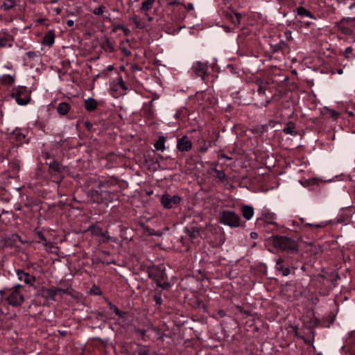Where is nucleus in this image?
Segmentation results:
<instances>
[{
    "instance_id": "f257e3e1",
    "label": "nucleus",
    "mask_w": 355,
    "mask_h": 355,
    "mask_svg": "<svg viewBox=\"0 0 355 355\" xmlns=\"http://www.w3.org/2000/svg\"><path fill=\"white\" fill-rule=\"evenodd\" d=\"M218 221L223 225L236 228L241 226V218L234 211L223 210L219 212Z\"/></svg>"
},
{
    "instance_id": "f03ea898",
    "label": "nucleus",
    "mask_w": 355,
    "mask_h": 355,
    "mask_svg": "<svg viewBox=\"0 0 355 355\" xmlns=\"http://www.w3.org/2000/svg\"><path fill=\"white\" fill-rule=\"evenodd\" d=\"M272 245L275 248L282 251L294 252L297 250V245L295 241L285 236H273Z\"/></svg>"
},
{
    "instance_id": "7ed1b4c3",
    "label": "nucleus",
    "mask_w": 355,
    "mask_h": 355,
    "mask_svg": "<svg viewBox=\"0 0 355 355\" xmlns=\"http://www.w3.org/2000/svg\"><path fill=\"white\" fill-rule=\"evenodd\" d=\"M69 293L68 290L52 286L50 288L42 287L37 293V297H42L45 301H55L56 295Z\"/></svg>"
},
{
    "instance_id": "20e7f679",
    "label": "nucleus",
    "mask_w": 355,
    "mask_h": 355,
    "mask_svg": "<svg viewBox=\"0 0 355 355\" xmlns=\"http://www.w3.org/2000/svg\"><path fill=\"white\" fill-rule=\"evenodd\" d=\"M149 277L157 284V286L166 288L169 286V283L166 279V275L163 268H153L149 271Z\"/></svg>"
},
{
    "instance_id": "39448f33",
    "label": "nucleus",
    "mask_w": 355,
    "mask_h": 355,
    "mask_svg": "<svg viewBox=\"0 0 355 355\" xmlns=\"http://www.w3.org/2000/svg\"><path fill=\"white\" fill-rule=\"evenodd\" d=\"M11 96L15 99L19 105H26L31 101V91L26 87H18L14 88Z\"/></svg>"
},
{
    "instance_id": "423d86ee",
    "label": "nucleus",
    "mask_w": 355,
    "mask_h": 355,
    "mask_svg": "<svg viewBox=\"0 0 355 355\" xmlns=\"http://www.w3.org/2000/svg\"><path fill=\"white\" fill-rule=\"evenodd\" d=\"M21 288V286L18 285L14 289L10 290V292L7 297V301L10 305L19 306L23 303L24 297L19 291Z\"/></svg>"
},
{
    "instance_id": "0eeeda50",
    "label": "nucleus",
    "mask_w": 355,
    "mask_h": 355,
    "mask_svg": "<svg viewBox=\"0 0 355 355\" xmlns=\"http://www.w3.org/2000/svg\"><path fill=\"white\" fill-rule=\"evenodd\" d=\"M111 94L116 96L118 94H121V91H126L128 87L123 80L121 76H119L116 80H113L110 85Z\"/></svg>"
},
{
    "instance_id": "6e6552de",
    "label": "nucleus",
    "mask_w": 355,
    "mask_h": 355,
    "mask_svg": "<svg viewBox=\"0 0 355 355\" xmlns=\"http://www.w3.org/2000/svg\"><path fill=\"white\" fill-rule=\"evenodd\" d=\"M191 69L196 76L200 77L202 79H205V76L207 75L208 67L205 62L200 61L195 62L192 65Z\"/></svg>"
},
{
    "instance_id": "1a4fd4ad",
    "label": "nucleus",
    "mask_w": 355,
    "mask_h": 355,
    "mask_svg": "<svg viewBox=\"0 0 355 355\" xmlns=\"http://www.w3.org/2000/svg\"><path fill=\"white\" fill-rule=\"evenodd\" d=\"M180 197L178 196H171L169 194H164L162 196L161 203L166 209H171L174 205L180 202Z\"/></svg>"
},
{
    "instance_id": "9d476101",
    "label": "nucleus",
    "mask_w": 355,
    "mask_h": 355,
    "mask_svg": "<svg viewBox=\"0 0 355 355\" xmlns=\"http://www.w3.org/2000/svg\"><path fill=\"white\" fill-rule=\"evenodd\" d=\"M109 194L110 192L107 191H99L98 190L91 189L88 192V197L94 202L101 203L104 202V198H105V196H107Z\"/></svg>"
},
{
    "instance_id": "9b49d317",
    "label": "nucleus",
    "mask_w": 355,
    "mask_h": 355,
    "mask_svg": "<svg viewBox=\"0 0 355 355\" xmlns=\"http://www.w3.org/2000/svg\"><path fill=\"white\" fill-rule=\"evenodd\" d=\"M191 148L192 142L187 137L184 136L178 139L177 148L178 150L187 152L190 150Z\"/></svg>"
},
{
    "instance_id": "f8f14e48",
    "label": "nucleus",
    "mask_w": 355,
    "mask_h": 355,
    "mask_svg": "<svg viewBox=\"0 0 355 355\" xmlns=\"http://www.w3.org/2000/svg\"><path fill=\"white\" fill-rule=\"evenodd\" d=\"M17 275L18 279L21 282H24L26 284L32 286L35 282V277L33 275L25 272L21 270H17Z\"/></svg>"
},
{
    "instance_id": "ddd939ff",
    "label": "nucleus",
    "mask_w": 355,
    "mask_h": 355,
    "mask_svg": "<svg viewBox=\"0 0 355 355\" xmlns=\"http://www.w3.org/2000/svg\"><path fill=\"white\" fill-rule=\"evenodd\" d=\"M55 42V33L53 31H49L42 39V44L48 46H51L54 44Z\"/></svg>"
},
{
    "instance_id": "4468645a",
    "label": "nucleus",
    "mask_w": 355,
    "mask_h": 355,
    "mask_svg": "<svg viewBox=\"0 0 355 355\" xmlns=\"http://www.w3.org/2000/svg\"><path fill=\"white\" fill-rule=\"evenodd\" d=\"M40 238L41 239L42 241V243L46 251L52 253H55L57 252L58 247L54 243L47 241L42 234L40 235Z\"/></svg>"
},
{
    "instance_id": "2eb2a0df",
    "label": "nucleus",
    "mask_w": 355,
    "mask_h": 355,
    "mask_svg": "<svg viewBox=\"0 0 355 355\" xmlns=\"http://www.w3.org/2000/svg\"><path fill=\"white\" fill-rule=\"evenodd\" d=\"M243 216L248 220L252 219L254 216V209L250 205H243L241 207Z\"/></svg>"
},
{
    "instance_id": "dca6fc26",
    "label": "nucleus",
    "mask_w": 355,
    "mask_h": 355,
    "mask_svg": "<svg viewBox=\"0 0 355 355\" xmlns=\"http://www.w3.org/2000/svg\"><path fill=\"white\" fill-rule=\"evenodd\" d=\"M296 12L298 15L302 17H307L312 19H316V17L306 8L303 6H299L296 8Z\"/></svg>"
},
{
    "instance_id": "f3484780",
    "label": "nucleus",
    "mask_w": 355,
    "mask_h": 355,
    "mask_svg": "<svg viewBox=\"0 0 355 355\" xmlns=\"http://www.w3.org/2000/svg\"><path fill=\"white\" fill-rule=\"evenodd\" d=\"M70 110V105L66 102H62L56 106V110L60 115L67 114Z\"/></svg>"
},
{
    "instance_id": "a211bd4d",
    "label": "nucleus",
    "mask_w": 355,
    "mask_h": 355,
    "mask_svg": "<svg viewBox=\"0 0 355 355\" xmlns=\"http://www.w3.org/2000/svg\"><path fill=\"white\" fill-rule=\"evenodd\" d=\"M85 110L88 112H92L97 107V102L94 98H89L85 101Z\"/></svg>"
},
{
    "instance_id": "6ab92c4d",
    "label": "nucleus",
    "mask_w": 355,
    "mask_h": 355,
    "mask_svg": "<svg viewBox=\"0 0 355 355\" xmlns=\"http://www.w3.org/2000/svg\"><path fill=\"white\" fill-rule=\"evenodd\" d=\"M101 237V241L103 243H107V242H113V243H118L119 240L117 238L114 236H110L107 232H103L102 231L101 234L99 236Z\"/></svg>"
},
{
    "instance_id": "aec40b11",
    "label": "nucleus",
    "mask_w": 355,
    "mask_h": 355,
    "mask_svg": "<svg viewBox=\"0 0 355 355\" xmlns=\"http://www.w3.org/2000/svg\"><path fill=\"white\" fill-rule=\"evenodd\" d=\"M295 126L293 122H289L286 124L284 128L283 132L287 135H296L297 132L295 131Z\"/></svg>"
},
{
    "instance_id": "412c9836",
    "label": "nucleus",
    "mask_w": 355,
    "mask_h": 355,
    "mask_svg": "<svg viewBox=\"0 0 355 355\" xmlns=\"http://www.w3.org/2000/svg\"><path fill=\"white\" fill-rule=\"evenodd\" d=\"M154 147L157 150H160L162 152L165 150V138L164 137H159L157 141L155 142Z\"/></svg>"
},
{
    "instance_id": "4be33fe9",
    "label": "nucleus",
    "mask_w": 355,
    "mask_h": 355,
    "mask_svg": "<svg viewBox=\"0 0 355 355\" xmlns=\"http://www.w3.org/2000/svg\"><path fill=\"white\" fill-rule=\"evenodd\" d=\"M227 17L231 20L233 24L239 26L240 24L241 15L239 13L228 14Z\"/></svg>"
},
{
    "instance_id": "5701e85b",
    "label": "nucleus",
    "mask_w": 355,
    "mask_h": 355,
    "mask_svg": "<svg viewBox=\"0 0 355 355\" xmlns=\"http://www.w3.org/2000/svg\"><path fill=\"white\" fill-rule=\"evenodd\" d=\"M131 21L135 24L137 28L143 29L146 27V24L137 15L132 16Z\"/></svg>"
},
{
    "instance_id": "b1692460",
    "label": "nucleus",
    "mask_w": 355,
    "mask_h": 355,
    "mask_svg": "<svg viewBox=\"0 0 355 355\" xmlns=\"http://www.w3.org/2000/svg\"><path fill=\"white\" fill-rule=\"evenodd\" d=\"M0 82L5 85H10L14 83V78L8 74H4L0 78Z\"/></svg>"
},
{
    "instance_id": "393cba45",
    "label": "nucleus",
    "mask_w": 355,
    "mask_h": 355,
    "mask_svg": "<svg viewBox=\"0 0 355 355\" xmlns=\"http://www.w3.org/2000/svg\"><path fill=\"white\" fill-rule=\"evenodd\" d=\"M155 0H146L142 3L141 10L144 11H148L153 8V3Z\"/></svg>"
},
{
    "instance_id": "a878e982",
    "label": "nucleus",
    "mask_w": 355,
    "mask_h": 355,
    "mask_svg": "<svg viewBox=\"0 0 355 355\" xmlns=\"http://www.w3.org/2000/svg\"><path fill=\"white\" fill-rule=\"evenodd\" d=\"M87 231L90 232L92 235L100 236V234H101V232L103 230L101 228H100L98 226L91 225L88 228Z\"/></svg>"
},
{
    "instance_id": "bb28decb",
    "label": "nucleus",
    "mask_w": 355,
    "mask_h": 355,
    "mask_svg": "<svg viewBox=\"0 0 355 355\" xmlns=\"http://www.w3.org/2000/svg\"><path fill=\"white\" fill-rule=\"evenodd\" d=\"M15 5H16L15 0H5L2 5V7L5 10H9V9L13 8Z\"/></svg>"
},
{
    "instance_id": "cd10ccee",
    "label": "nucleus",
    "mask_w": 355,
    "mask_h": 355,
    "mask_svg": "<svg viewBox=\"0 0 355 355\" xmlns=\"http://www.w3.org/2000/svg\"><path fill=\"white\" fill-rule=\"evenodd\" d=\"M12 46L11 42L6 37L0 38V47Z\"/></svg>"
},
{
    "instance_id": "c85d7f7f",
    "label": "nucleus",
    "mask_w": 355,
    "mask_h": 355,
    "mask_svg": "<svg viewBox=\"0 0 355 355\" xmlns=\"http://www.w3.org/2000/svg\"><path fill=\"white\" fill-rule=\"evenodd\" d=\"M50 169H51L53 171H60V166L59 163L56 161H53L49 163V164Z\"/></svg>"
},
{
    "instance_id": "c756f323",
    "label": "nucleus",
    "mask_w": 355,
    "mask_h": 355,
    "mask_svg": "<svg viewBox=\"0 0 355 355\" xmlns=\"http://www.w3.org/2000/svg\"><path fill=\"white\" fill-rule=\"evenodd\" d=\"M256 85L258 86L257 92L259 94H265L266 89L263 86V82L261 80H257L256 81Z\"/></svg>"
},
{
    "instance_id": "7c9ffc66",
    "label": "nucleus",
    "mask_w": 355,
    "mask_h": 355,
    "mask_svg": "<svg viewBox=\"0 0 355 355\" xmlns=\"http://www.w3.org/2000/svg\"><path fill=\"white\" fill-rule=\"evenodd\" d=\"M110 309L119 317H123V313L115 305L110 304Z\"/></svg>"
},
{
    "instance_id": "2f4dec72",
    "label": "nucleus",
    "mask_w": 355,
    "mask_h": 355,
    "mask_svg": "<svg viewBox=\"0 0 355 355\" xmlns=\"http://www.w3.org/2000/svg\"><path fill=\"white\" fill-rule=\"evenodd\" d=\"M13 135L16 137L17 140L19 142H22V141L25 139V135L21 132L15 131L13 132Z\"/></svg>"
},
{
    "instance_id": "473e14b6",
    "label": "nucleus",
    "mask_w": 355,
    "mask_h": 355,
    "mask_svg": "<svg viewBox=\"0 0 355 355\" xmlns=\"http://www.w3.org/2000/svg\"><path fill=\"white\" fill-rule=\"evenodd\" d=\"M187 233L191 238H196L199 235L198 231H197L194 229H191V230L187 229Z\"/></svg>"
},
{
    "instance_id": "72a5a7b5",
    "label": "nucleus",
    "mask_w": 355,
    "mask_h": 355,
    "mask_svg": "<svg viewBox=\"0 0 355 355\" xmlns=\"http://www.w3.org/2000/svg\"><path fill=\"white\" fill-rule=\"evenodd\" d=\"M214 171L217 173L216 178L220 180H224L226 178V175L224 172L217 170L216 168Z\"/></svg>"
},
{
    "instance_id": "f704fd0d",
    "label": "nucleus",
    "mask_w": 355,
    "mask_h": 355,
    "mask_svg": "<svg viewBox=\"0 0 355 355\" xmlns=\"http://www.w3.org/2000/svg\"><path fill=\"white\" fill-rule=\"evenodd\" d=\"M304 225V226H309V227L320 228V227H324L325 226V223H317V224L305 223Z\"/></svg>"
},
{
    "instance_id": "c9c22d12",
    "label": "nucleus",
    "mask_w": 355,
    "mask_h": 355,
    "mask_svg": "<svg viewBox=\"0 0 355 355\" xmlns=\"http://www.w3.org/2000/svg\"><path fill=\"white\" fill-rule=\"evenodd\" d=\"M105 7L104 6H99L98 8H96L94 10V13L97 15H101L104 11Z\"/></svg>"
},
{
    "instance_id": "e433bc0d",
    "label": "nucleus",
    "mask_w": 355,
    "mask_h": 355,
    "mask_svg": "<svg viewBox=\"0 0 355 355\" xmlns=\"http://www.w3.org/2000/svg\"><path fill=\"white\" fill-rule=\"evenodd\" d=\"M154 301L155 302L156 304L160 305L162 303V299L160 295H155L153 297Z\"/></svg>"
},
{
    "instance_id": "4c0bfd02",
    "label": "nucleus",
    "mask_w": 355,
    "mask_h": 355,
    "mask_svg": "<svg viewBox=\"0 0 355 355\" xmlns=\"http://www.w3.org/2000/svg\"><path fill=\"white\" fill-rule=\"evenodd\" d=\"M274 218V215L272 214H268L265 216L266 221L268 223L273 224V221L272 220Z\"/></svg>"
},
{
    "instance_id": "58836bf2",
    "label": "nucleus",
    "mask_w": 355,
    "mask_h": 355,
    "mask_svg": "<svg viewBox=\"0 0 355 355\" xmlns=\"http://www.w3.org/2000/svg\"><path fill=\"white\" fill-rule=\"evenodd\" d=\"M281 272L284 276H287L290 274V269L288 268H284Z\"/></svg>"
},
{
    "instance_id": "ea45409f",
    "label": "nucleus",
    "mask_w": 355,
    "mask_h": 355,
    "mask_svg": "<svg viewBox=\"0 0 355 355\" xmlns=\"http://www.w3.org/2000/svg\"><path fill=\"white\" fill-rule=\"evenodd\" d=\"M219 158L220 159H225L226 160H232V158L230 157H228L227 155H225V154H222V155H219Z\"/></svg>"
},
{
    "instance_id": "a19ab883",
    "label": "nucleus",
    "mask_w": 355,
    "mask_h": 355,
    "mask_svg": "<svg viewBox=\"0 0 355 355\" xmlns=\"http://www.w3.org/2000/svg\"><path fill=\"white\" fill-rule=\"evenodd\" d=\"M250 238L252 239H257L258 238V234L255 232H252L250 233Z\"/></svg>"
},
{
    "instance_id": "79ce46f5",
    "label": "nucleus",
    "mask_w": 355,
    "mask_h": 355,
    "mask_svg": "<svg viewBox=\"0 0 355 355\" xmlns=\"http://www.w3.org/2000/svg\"><path fill=\"white\" fill-rule=\"evenodd\" d=\"M139 355H149L148 352L146 349H141L139 352Z\"/></svg>"
},
{
    "instance_id": "37998d69",
    "label": "nucleus",
    "mask_w": 355,
    "mask_h": 355,
    "mask_svg": "<svg viewBox=\"0 0 355 355\" xmlns=\"http://www.w3.org/2000/svg\"><path fill=\"white\" fill-rule=\"evenodd\" d=\"M73 24H74V22L72 19H69L67 21V25L69 27H71L72 26H73Z\"/></svg>"
},
{
    "instance_id": "c03bdc74",
    "label": "nucleus",
    "mask_w": 355,
    "mask_h": 355,
    "mask_svg": "<svg viewBox=\"0 0 355 355\" xmlns=\"http://www.w3.org/2000/svg\"><path fill=\"white\" fill-rule=\"evenodd\" d=\"M123 28H124V26H122V25H117V26H116L114 27V31H116L117 30H123Z\"/></svg>"
},
{
    "instance_id": "a18cd8bd",
    "label": "nucleus",
    "mask_w": 355,
    "mask_h": 355,
    "mask_svg": "<svg viewBox=\"0 0 355 355\" xmlns=\"http://www.w3.org/2000/svg\"><path fill=\"white\" fill-rule=\"evenodd\" d=\"M283 262H284V259L282 258H279L276 261V265H281V264H282Z\"/></svg>"
},
{
    "instance_id": "49530a36",
    "label": "nucleus",
    "mask_w": 355,
    "mask_h": 355,
    "mask_svg": "<svg viewBox=\"0 0 355 355\" xmlns=\"http://www.w3.org/2000/svg\"><path fill=\"white\" fill-rule=\"evenodd\" d=\"M345 52L347 54L351 53L352 52V47H347L345 51Z\"/></svg>"
},
{
    "instance_id": "de8ad7c7",
    "label": "nucleus",
    "mask_w": 355,
    "mask_h": 355,
    "mask_svg": "<svg viewBox=\"0 0 355 355\" xmlns=\"http://www.w3.org/2000/svg\"><path fill=\"white\" fill-rule=\"evenodd\" d=\"M123 31L124 34H125V35H129V34H130V30H129V29H128V28H125V27H124V28H123Z\"/></svg>"
},
{
    "instance_id": "09e8293b",
    "label": "nucleus",
    "mask_w": 355,
    "mask_h": 355,
    "mask_svg": "<svg viewBox=\"0 0 355 355\" xmlns=\"http://www.w3.org/2000/svg\"><path fill=\"white\" fill-rule=\"evenodd\" d=\"M55 12H56L57 15H60L62 12V8H56L54 9Z\"/></svg>"
},
{
    "instance_id": "8fccbe9b",
    "label": "nucleus",
    "mask_w": 355,
    "mask_h": 355,
    "mask_svg": "<svg viewBox=\"0 0 355 355\" xmlns=\"http://www.w3.org/2000/svg\"><path fill=\"white\" fill-rule=\"evenodd\" d=\"M275 268L277 270L282 271V270L284 268V267L282 266V264H281V265H276L275 266Z\"/></svg>"
},
{
    "instance_id": "3c124183",
    "label": "nucleus",
    "mask_w": 355,
    "mask_h": 355,
    "mask_svg": "<svg viewBox=\"0 0 355 355\" xmlns=\"http://www.w3.org/2000/svg\"><path fill=\"white\" fill-rule=\"evenodd\" d=\"M137 333H139L141 336H144L145 334V331L139 329V330H137Z\"/></svg>"
},
{
    "instance_id": "603ef678",
    "label": "nucleus",
    "mask_w": 355,
    "mask_h": 355,
    "mask_svg": "<svg viewBox=\"0 0 355 355\" xmlns=\"http://www.w3.org/2000/svg\"><path fill=\"white\" fill-rule=\"evenodd\" d=\"M111 193L110 192V194L107 196H105V198H104V201L108 200L110 198Z\"/></svg>"
},
{
    "instance_id": "864d4df0",
    "label": "nucleus",
    "mask_w": 355,
    "mask_h": 355,
    "mask_svg": "<svg viewBox=\"0 0 355 355\" xmlns=\"http://www.w3.org/2000/svg\"><path fill=\"white\" fill-rule=\"evenodd\" d=\"M188 6H189V8L190 10H193V4H192V3H189Z\"/></svg>"
},
{
    "instance_id": "5fc2aeb1",
    "label": "nucleus",
    "mask_w": 355,
    "mask_h": 355,
    "mask_svg": "<svg viewBox=\"0 0 355 355\" xmlns=\"http://www.w3.org/2000/svg\"><path fill=\"white\" fill-rule=\"evenodd\" d=\"M113 69H114V67H113V66H112V65H110V66H108V67H107V69H108L109 71H112V70H113Z\"/></svg>"
},
{
    "instance_id": "6e6d98bb",
    "label": "nucleus",
    "mask_w": 355,
    "mask_h": 355,
    "mask_svg": "<svg viewBox=\"0 0 355 355\" xmlns=\"http://www.w3.org/2000/svg\"><path fill=\"white\" fill-rule=\"evenodd\" d=\"M107 46H109L111 49H112V45H111L110 42L107 41Z\"/></svg>"
},
{
    "instance_id": "4d7b16f0",
    "label": "nucleus",
    "mask_w": 355,
    "mask_h": 355,
    "mask_svg": "<svg viewBox=\"0 0 355 355\" xmlns=\"http://www.w3.org/2000/svg\"><path fill=\"white\" fill-rule=\"evenodd\" d=\"M57 2H58V0H51V1H50V3H57Z\"/></svg>"
},
{
    "instance_id": "13d9d810",
    "label": "nucleus",
    "mask_w": 355,
    "mask_h": 355,
    "mask_svg": "<svg viewBox=\"0 0 355 355\" xmlns=\"http://www.w3.org/2000/svg\"><path fill=\"white\" fill-rule=\"evenodd\" d=\"M291 223L293 226L296 225V222L295 220H291Z\"/></svg>"
},
{
    "instance_id": "bf43d9fd",
    "label": "nucleus",
    "mask_w": 355,
    "mask_h": 355,
    "mask_svg": "<svg viewBox=\"0 0 355 355\" xmlns=\"http://www.w3.org/2000/svg\"><path fill=\"white\" fill-rule=\"evenodd\" d=\"M338 73L342 74L343 73V70L342 69H338Z\"/></svg>"
},
{
    "instance_id": "052dcab7",
    "label": "nucleus",
    "mask_w": 355,
    "mask_h": 355,
    "mask_svg": "<svg viewBox=\"0 0 355 355\" xmlns=\"http://www.w3.org/2000/svg\"><path fill=\"white\" fill-rule=\"evenodd\" d=\"M300 221H301L302 223H304V218H300Z\"/></svg>"
},
{
    "instance_id": "680f3d73",
    "label": "nucleus",
    "mask_w": 355,
    "mask_h": 355,
    "mask_svg": "<svg viewBox=\"0 0 355 355\" xmlns=\"http://www.w3.org/2000/svg\"><path fill=\"white\" fill-rule=\"evenodd\" d=\"M148 19L149 21H151V20H152V17H148Z\"/></svg>"
},
{
    "instance_id": "e2e57ef3",
    "label": "nucleus",
    "mask_w": 355,
    "mask_h": 355,
    "mask_svg": "<svg viewBox=\"0 0 355 355\" xmlns=\"http://www.w3.org/2000/svg\"><path fill=\"white\" fill-rule=\"evenodd\" d=\"M59 332H60L62 335H64V332H62V331H59Z\"/></svg>"
},
{
    "instance_id": "0e129e2a",
    "label": "nucleus",
    "mask_w": 355,
    "mask_h": 355,
    "mask_svg": "<svg viewBox=\"0 0 355 355\" xmlns=\"http://www.w3.org/2000/svg\"><path fill=\"white\" fill-rule=\"evenodd\" d=\"M31 53H28V55L29 57L31 56Z\"/></svg>"
},
{
    "instance_id": "69168bd1",
    "label": "nucleus",
    "mask_w": 355,
    "mask_h": 355,
    "mask_svg": "<svg viewBox=\"0 0 355 355\" xmlns=\"http://www.w3.org/2000/svg\"><path fill=\"white\" fill-rule=\"evenodd\" d=\"M31 53H28V55L29 57L31 56Z\"/></svg>"
},
{
    "instance_id": "338daca9",
    "label": "nucleus",
    "mask_w": 355,
    "mask_h": 355,
    "mask_svg": "<svg viewBox=\"0 0 355 355\" xmlns=\"http://www.w3.org/2000/svg\"><path fill=\"white\" fill-rule=\"evenodd\" d=\"M3 293V291H0V294L2 295Z\"/></svg>"
}]
</instances>
